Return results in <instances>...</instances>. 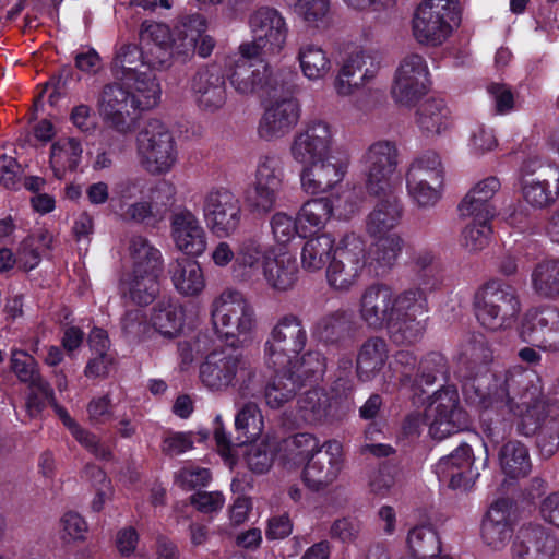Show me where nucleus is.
Masks as SVG:
<instances>
[{
    "label": "nucleus",
    "instance_id": "nucleus-1",
    "mask_svg": "<svg viewBox=\"0 0 559 559\" xmlns=\"http://www.w3.org/2000/svg\"><path fill=\"white\" fill-rule=\"evenodd\" d=\"M483 395L474 408L480 412L483 432L492 444L510 436L514 418L516 431L525 437L534 436L546 418L542 378L533 369L516 365L493 371Z\"/></svg>",
    "mask_w": 559,
    "mask_h": 559
},
{
    "label": "nucleus",
    "instance_id": "nucleus-2",
    "mask_svg": "<svg viewBox=\"0 0 559 559\" xmlns=\"http://www.w3.org/2000/svg\"><path fill=\"white\" fill-rule=\"evenodd\" d=\"M428 311L426 294L420 288L407 289L393 297L392 289L374 282L360 298V317L369 329H386L390 340L396 345H413L421 340L426 331Z\"/></svg>",
    "mask_w": 559,
    "mask_h": 559
},
{
    "label": "nucleus",
    "instance_id": "nucleus-3",
    "mask_svg": "<svg viewBox=\"0 0 559 559\" xmlns=\"http://www.w3.org/2000/svg\"><path fill=\"white\" fill-rule=\"evenodd\" d=\"M160 94L159 82L151 72L136 75L134 82L108 83L99 95V115L106 127L126 135L135 130L142 111L159 103Z\"/></svg>",
    "mask_w": 559,
    "mask_h": 559
},
{
    "label": "nucleus",
    "instance_id": "nucleus-4",
    "mask_svg": "<svg viewBox=\"0 0 559 559\" xmlns=\"http://www.w3.org/2000/svg\"><path fill=\"white\" fill-rule=\"evenodd\" d=\"M200 379L211 390L237 386L247 396L261 389V374L235 349L213 350L200 366Z\"/></svg>",
    "mask_w": 559,
    "mask_h": 559
},
{
    "label": "nucleus",
    "instance_id": "nucleus-5",
    "mask_svg": "<svg viewBox=\"0 0 559 559\" xmlns=\"http://www.w3.org/2000/svg\"><path fill=\"white\" fill-rule=\"evenodd\" d=\"M492 360L493 352L486 336L472 334L460 355L455 371L464 401L472 407L484 401L483 392L488 390L497 370L490 368Z\"/></svg>",
    "mask_w": 559,
    "mask_h": 559
},
{
    "label": "nucleus",
    "instance_id": "nucleus-6",
    "mask_svg": "<svg viewBox=\"0 0 559 559\" xmlns=\"http://www.w3.org/2000/svg\"><path fill=\"white\" fill-rule=\"evenodd\" d=\"M473 308L478 323L496 332L514 324L521 311V300L510 282H484L474 295Z\"/></svg>",
    "mask_w": 559,
    "mask_h": 559
},
{
    "label": "nucleus",
    "instance_id": "nucleus-7",
    "mask_svg": "<svg viewBox=\"0 0 559 559\" xmlns=\"http://www.w3.org/2000/svg\"><path fill=\"white\" fill-rule=\"evenodd\" d=\"M254 51V46H239L238 52L224 60V72L231 86L239 94H259L261 97L277 96V76L273 78L270 68Z\"/></svg>",
    "mask_w": 559,
    "mask_h": 559
},
{
    "label": "nucleus",
    "instance_id": "nucleus-8",
    "mask_svg": "<svg viewBox=\"0 0 559 559\" xmlns=\"http://www.w3.org/2000/svg\"><path fill=\"white\" fill-rule=\"evenodd\" d=\"M461 23L459 0H424L415 10L412 28L421 45L439 46Z\"/></svg>",
    "mask_w": 559,
    "mask_h": 559
},
{
    "label": "nucleus",
    "instance_id": "nucleus-9",
    "mask_svg": "<svg viewBox=\"0 0 559 559\" xmlns=\"http://www.w3.org/2000/svg\"><path fill=\"white\" fill-rule=\"evenodd\" d=\"M211 318L215 333L230 347H236L239 335H247L254 326V311L240 292L227 289L212 304Z\"/></svg>",
    "mask_w": 559,
    "mask_h": 559
},
{
    "label": "nucleus",
    "instance_id": "nucleus-10",
    "mask_svg": "<svg viewBox=\"0 0 559 559\" xmlns=\"http://www.w3.org/2000/svg\"><path fill=\"white\" fill-rule=\"evenodd\" d=\"M379 197L381 199L368 216L367 231L371 237L379 238L378 261L385 266H391L402 251L403 239L396 235L384 236L400 223L403 207L399 198L390 190Z\"/></svg>",
    "mask_w": 559,
    "mask_h": 559
},
{
    "label": "nucleus",
    "instance_id": "nucleus-11",
    "mask_svg": "<svg viewBox=\"0 0 559 559\" xmlns=\"http://www.w3.org/2000/svg\"><path fill=\"white\" fill-rule=\"evenodd\" d=\"M284 187V166L278 156H263L257 167L255 180L245 191L248 210L259 216L272 212Z\"/></svg>",
    "mask_w": 559,
    "mask_h": 559
},
{
    "label": "nucleus",
    "instance_id": "nucleus-12",
    "mask_svg": "<svg viewBox=\"0 0 559 559\" xmlns=\"http://www.w3.org/2000/svg\"><path fill=\"white\" fill-rule=\"evenodd\" d=\"M138 151L145 168L152 174H166L177 160L171 132L158 119H151L139 132Z\"/></svg>",
    "mask_w": 559,
    "mask_h": 559
},
{
    "label": "nucleus",
    "instance_id": "nucleus-13",
    "mask_svg": "<svg viewBox=\"0 0 559 559\" xmlns=\"http://www.w3.org/2000/svg\"><path fill=\"white\" fill-rule=\"evenodd\" d=\"M307 241H320L313 249L318 254L329 261L326 267V280H334L342 274L346 264L355 272L353 277L358 276L357 272L365 265V242L354 233L345 234L335 246V239L331 234L323 233Z\"/></svg>",
    "mask_w": 559,
    "mask_h": 559
},
{
    "label": "nucleus",
    "instance_id": "nucleus-14",
    "mask_svg": "<svg viewBox=\"0 0 559 559\" xmlns=\"http://www.w3.org/2000/svg\"><path fill=\"white\" fill-rule=\"evenodd\" d=\"M307 343V333L296 316L280 320L265 343V362L271 369L283 370L300 354Z\"/></svg>",
    "mask_w": 559,
    "mask_h": 559
},
{
    "label": "nucleus",
    "instance_id": "nucleus-15",
    "mask_svg": "<svg viewBox=\"0 0 559 559\" xmlns=\"http://www.w3.org/2000/svg\"><path fill=\"white\" fill-rule=\"evenodd\" d=\"M263 417L255 403H247L235 417L236 437L225 431L221 416L215 418L214 439L219 455L225 460L235 457L234 447H242L254 442L263 431Z\"/></svg>",
    "mask_w": 559,
    "mask_h": 559
},
{
    "label": "nucleus",
    "instance_id": "nucleus-16",
    "mask_svg": "<svg viewBox=\"0 0 559 559\" xmlns=\"http://www.w3.org/2000/svg\"><path fill=\"white\" fill-rule=\"evenodd\" d=\"M429 70L423 56L411 53L400 63L392 86V97L403 106H414L427 93Z\"/></svg>",
    "mask_w": 559,
    "mask_h": 559
},
{
    "label": "nucleus",
    "instance_id": "nucleus-17",
    "mask_svg": "<svg viewBox=\"0 0 559 559\" xmlns=\"http://www.w3.org/2000/svg\"><path fill=\"white\" fill-rule=\"evenodd\" d=\"M281 83L277 96L273 98L274 104L265 110L259 124V134L265 140L284 135L298 122L300 116L299 103L293 97L295 85L284 80Z\"/></svg>",
    "mask_w": 559,
    "mask_h": 559
},
{
    "label": "nucleus",
    "instance_id": "nucleus-18",
    "mask_svg": "<svg viewBox=\"0 0 559 559\" xmlns=\"http://www.w3.org/2000/svg\"><path fill=\"white\" fill-rule=\"evenodd\" d=\"M203 216L213 234L228 237L241 222L240 201L226 188H213L204 198Z\"/></svg>",
    "mask_w": 559,
    "mask_h": 559
},
{
    "label": "nucleus",
    "instance_id": "nucleus-19",
    "mask_svg": "<svg viewBox=\"0 0 559 559\" xmlns=\"http://www.w3.org/2000/svg\"><path fill=\"white\" fill-rule=\"evenodd\" d=\"M435 418L429 425L432 439L443 440L463 431L469 426V415L461 406L459 391L455 385H443L435 393Z\"/></svg>",
    "mask_w": 559,
    "mask_h": 559
},
{
    "label": "nucleus",
    "instance_id": "nucleus-20",
    "mask_svg": "<svg viewBox=\"0 0 559 559\" xmlns=\"http://www.w3.org/2000/svg\"><path fill=\"white\" fill-rule=\"evenodd\" d=\"M342 451L341 442L328 440L308 457L302 480L310 490H323L337 478L343 467Z\"/></svg>",
    "mask_w": 559,
    "mask_h": 559
},
{
    "label": "nucleus",
    "instance_id": "nucleus-21",
    "mask_svg": "<svg viewBox=\"0 0 559 559\" xmlns=\"http://www.w3.org/2000/svg\"><path fill=\"white\" fill-rule=\"evenodd\" d=\"M520 337L539 347L559 350V309L552 306L532 307L523 314Z\"/></svg>",
    "mask_w": 559,
    "mask_h": 559
},
{
    "label": "nucleus",
    "instance_id": "nucleus-22",
    "mask_svg": "<svg viewBox=\"0 0 559 559\" xmlns=\"http://www.w3.org/2000/svg\"><path fill=\"white\" fill-rule=\"evenodd\" d=\"M249 25L253 41L243 43L242 46H254V51L258 53L262 50L276 53L283 49L288 28L285 19L276 9L259 8L250 15Z\"/></svg>",
    "mask_w": 559,
    "mask_h": 559
},
{
    "label": "nucleus",
    "instance_id": "nucleus-23",
    "mask_svg": "<svg viewBox=\"0 0 559 559\" xmlns=\"http://www.w3.org/2000/svg\"><path fill=\"white\" fill-rule=\"evenodd\" d=\"M474 462L472 447L461 443L449 455L439 459L433 466V472L440 484L451 489H468L480 475Z\"/></svg>",
    "mask_w": 559,
    "mask_h": 559
},
{
    "label": "nucleus",
    "instance_id": "nucleus-24",
    "mask_svg": "<svg viewBox=\"0 0 559 559\" xmlns=\"http://www.w3.org/2000/svg\"><path fill=\"white\" fill-rule=\"evenodd\" d=\"M190 90L197 106L204 111L221 109L227 99L226 75L217 62L198 68L190 80Z\"/></svg>",
    "mask_w": 559,
    "mask_h": 559
},
{
    "label": "nucleus",
    "instance_id": "nucleus-25",
    "mask_svg": "<svg viewBox=\"0 0 559 559\" xmlns=\"http://www.w3.org/2000/svg\"><path fill=\"white\" fill-rule=\"evenodd\" d=\"M366 188L369 194L380 195L390 190V178L397 165V150L389 141L373 143L365 154Z\"/></svg>",
    "mask_w": 559,
    "mask_h": 559
},
{
    "label": "nucleus",
    "instance_id": "nucleus-26",
    "mask_svg": "<svg viewBox=\"0 0 559 559\" xmlns=\"http://www.w3.org/2000/svg\"><path fill=\"white\" fill-rule=\"evenodd\" d=\"M170 237L176 249L187 257L197 258L204 253L207 237L198 216L187 207L175 211L170 218Z\"/></svg>",
    "mask_w": 559,
    "mask_h": 559
},
{
    "label": "nucleus",
    "instance_id": "nucleus-27",
    "mask_svg": "<svg viewBox=\"0 0 559 559\" xmlns=\"http://www.w3.org/2000/svg\"><path fill=\"white\" fill-rule=\"evenodd\" d=\"M557 539L540 524L523 525L512 543V559H556Z\"/></svg>",
    "mask_w": 559,
    "mask_h": 559
},
{
    "label": "nucleus",
    "instance_id": "nucleus-28",
    "mask_svg": "<svg viewBox=\"0 0 559 559\" xmlns=\"http://www.w3.org/2000/svg\"><path fill=\"white\" fill-rule=\"evenodd\" d=\"M331 139V129L326 122L312 121L295 135L290 146L292 155L296 162L306 166L322 160L329 156Z\"/></svg>",
    "mask_w": 559,
    "mask_h": 559
},
{
    "label": "nucleus",
    "instance_id": "nucleus-29",
    "mask_svg": "<svg viewBox=\"0 0 559 559\" xmlns=\"http://www.w3.org/2000/svg\"><path fill=\"white\" fill-rule=\"evenodd\" d=\"M235 263L242 267L262 269L264 280H295V262L284 266V259L276 258L272 252H264L257 240L241 242L235 257Z\"/></svg>",
    "mask_w": 559,
    "mask_h": 559
},
{
    "label": "nucleus",
    "instance_id": "nucleus-30",
    "mask_svg": "<svg viewBox=\"0 0 559 559\" xmlns=\"http://www.w3.org/2000/svg\"><path fill=\"white\" fill-rule=\"evenodd\" d=\"M380 69L379 58L366 50L348 56L335 80V88L340 95H350L372 80Z\"/></svg>",
    "mask_w": 559,
    "mask_h": 559
},
{
    "label": "nucleus",
    "instance_id": "nucleus-31",
    "mask_svg": "<svg viewBox=\"0 0 559 559\" xmlns=\"http://www.w3.org/2000/svg\"><path fill=\"white\" fill-rule=\"evenodd\" d=\"M206 20L197 13L185 16L179 23V39L176 41L175 52L177 60L185 62L189 57L198 53L202 58L209 57L214 47L213 37L205 34Z\"/></svg>",
    "mask_w": 559,
    "mask_h": 559
},
{
    "label": "nucleus",
    "instance_id": "nucleus-32",
    "mask_svg": "<svg viewBox=\"0 0 559 559\" xmlns=\"http://www.w3.org/2000/svg\"><path fill=\"white\" fill-rule=\"evenodd\" d=\"M140 41L144 46L153 45L148 48V52L155 59H148L150 67L166 69L170 66L171 58L177 59L175 46L176 41H181L179 39V25L176 27L175 36H173L166 24L146 20L141 24Z\"/></svg>",
    "mask_w": 559,
    "mask_h": 559
},
{
    "label": "nucleus",
    "instance_id": "nucleus-33",
    "mask_svg": "<svg viewBox=\"0 0 559 559\" xmlns=\"http://www.w3.org/2000/svg\"><path fill=\"white\" fill-rule=\"evenodd\" d=\"M513 502L508 498L497 499L488 509L481 523V537L488 546L500 549L513 534Z\"/></svg>",
    "mask_w": 559,
    "mask_h": 559
},
{
    "label": "nucleus",
    "instance_id": "nucleus-34",
    "mask_svg": "<svg viewBox=\"0 0 559 559\" xmlns=\"http://www.w3.org/2000/svg\"><path fill=\"white\" fill-rule=\"evenodd\" d=\"M358 325L352 312L337 310L322 317L314 326V335L323 343L338 347H350L356 338Z\"/></svg>",
    "mask_w": 559,
    "mask_h": 559
},
{
    "label": "nucleus",
    "instance_id": "nucleus-35",
    "mask_svg": "<svg viewBox=\"0 0 559 559\" xmlns=\"http://www.w3.org/2000/svg\"><path fill=\"white\" fill-rule=\"evenodd\" d=\"M132 261L131 280H159L164 272V258L146 237L134 236L129 245Z\"/></svg>",
    "mask_w": 559,
    "mask_h": 559
},
{
    "label": "nucleus",
    "instance_id": "nucleus-36",
    "mask_svg": "<svg viewBox=\"0 0 559 559\" xmlns=\"http://www.w3.org/2000/svg\"><path fill=\"white\" fill-rule=\"evenodd\" d=\"M500 187L501 182L496 176H489L478 181L459 204L461 215L493 218L497 209L492 203V198Z\"/></svg>",
    "mask_w": 559,
    "mask_h": 559
},
{
    "label": "nucleus",
    "instance_id": "nucleus-37",
    "mask_svg": "<svg viewBox=\"0 0 559 559\" xmlns=\"http://www.w3.org/2000/svg\"><path fill=\"white\" fill-rule=\"evenodd\" d=\"M331 159L332 157L328 156L304 167L300 180L307 193H324L343 180L346 166L338 162L333 163Z\"/></svg>",
    "mask_w": 559,
    "mask_h": 559
},
{
    "label": "nucleus",
    "instance_id": "nucleus-38",
    "mask_svg": "<svg viewBox=\"0 0 559 559\" xmlns=\"http://www.w3.org/2000/svg\"><path fill=\"white\" fill-rule=\"evenodd\" d=\"M148 59L155 58L135 44H124L116 52L111 62V73L117 81L129 83L134 82V78L144 72L154 74L153 70H164L150 67Z\"/></svg>",
    "mask_w": 559,
    "mask_h": 559
},
{
    "label": "nucleus",
    "instance_id": "nucleus-39",
    "mask_svg": "<svg viewBox=\"0 0 559 559\" xmlns=\"http://www.w3.org/2000/svg\"><path fill=\"white\" fill-rule=\"evenodd\" d=\"M389 359V345L383 337L370 336L360 346L356 358V373L359 380L374 379Z\"/></svg>",
    "mask_w": 559,
    "mask_h": 559
},
{
    "label": "nucleus",
    "instance_id": "nucleus-40",
    "mask_svg": "<svg viewBox=\"0 0 559 559\" xmlns=\"http://www.w3.org/2000/svg\"><path fill=\"white\" fill-rule=\"evenodd\" d=\"M83 146L76 138H61L51 144L49 165L58 180L78 171L82 162Z\"/></svg>",
    "mask_w": 559,
    "mask_h": 559
},
{
    "label": "nucleus",
    "instance_id": "nucleus-41",
    "mask_svg": "<svg viewBox=\"0 0 559 559\" xmlns=\"http://www.w3.org/2000/svg\"><path fill=\"white\" fill-rule=\"evenodd\" d=\"M406 182L415 190L419 185L443 187L444 168L439 154L428 150L414 158L406 173Z\"/></svg>",
    "mask_w": 559,
    "mask_h": 559
},
{
    "label": "nucleus",
    "instance_id": "nucleus-42",
    "mask_svg": "<svg viewBox=\"0 0 559 559\" xmlns=\"http://www.w3.org/2000/svg\"><path fill=\"white\" fill-rule=\"evenodd\" d=\"M498 459L502 473L510 479L524 478L532 469L528 449L518 440H509L503 443Z\"/></svg>",
    "mask_w": 559,
    "mask_h": 559
},
{
    "label": "nucleus",
    "instance_id": "nucleus-43",
    "mask_svg": "<svg viewBox=\"0 0 559 559\" xmlns=\"http://www.w3.org/2000/svg\"><path fill=\"white\" fill-rule=\"evenodd\" d=\"M150 323L166 338L178 336L185 325V309L173 300L158 301L152 309Z\"/></svg>",
    "mask_w": 559,
    "mask_h": 559
},
{
    "label": "nucleus",
    "instance_id": "nucleus-44",
    "mask_svg": "<svg viewBox=\"0 0 559 559\" xmlns=\"http://www.w3.org/2000/svg\"><path fill=\"white\" fill-rule=\"evenodd\" d=\"M283 370L292 373L299 389L306 385L312 386L323 380L326 371V358L320 352L309 350L302 355L298 364L292 362Z\"/></svg>",
    "mask_w": 559,
    "mask_h": 559
},
{
    "label": "nucleus",
    "instance_id": "nucleus-45",
    "mask_svg": "<svg viewBox=\"0 0 559 559\" xmlns=\"http://www.w3.org/2000/svg\"><path fill=\"white\" fill-rule=\"evenodd\" d=\"M416 122L427 134H440L450 126V109L442 98H428L417 108Z\"/></svg>",
    "mask_w": 559,
    "mask_h": 559
},
{
    "label": "nucleus",
    "instance_id": "nucleus-46",
    "mask_svg": "<svg viewBox=\"0 0 559 559\" xmlns=\"http://www.w3.org/2000/svg\"><path fill=\"white\" fill-rule=\"evenodd\" d=\"M274 374L271 380L263 386L261 380V389L265 404L272 409H280L290 402L300 390L294 381L292 373L284 370L273 369Z\"/></svg>",
    "mask_w": 559,
    "mask_h": 559
},
{
    "label": "nucleus",
    "instance_id": "nucleus-47",
    "mask_svg": "<svg viewBox=\"0 0 559 559\" xmlns=\"http://www.w3.org/2000/svg\"><path fill=\"white\" fill-rule=\"evenodd\" d=\"M298 416L309 425L323 424L331 414V400L323 389H310L297 402Z\"/></svg>",
    "mask_w": 559,
    "mask_h": 559
},
{
    "label": "nucleus",
    "instance_id": "nucleus-48",
    "mask_svg": "<svg viewBox=\"0 0 559 559\" xmlns=\"http://www.w3.org/2000/svg\"><path fill=\"white\" fill-rule=\"evenodd\" d=\"M330 400L335 403L349 405L354 400L355 379L353 372V360L348 357H341L337 367L329 378Z\"/></svg>",
    "mask_w": 559,
    "mask_h": 559
},
{
    "label": "nucleus",
    "instance_id": "nucleus-49",
    "mask_svg": "<svg viewBox=\"0 0 559 559\" xmlns=\"http://www.w3.org/2000/svg\"><path fill=\"white\" fill-rule=\"evenodd\" d=\"M333 202L329 197L313 198L300 207L297 217L301 225H307V237L321 229L333 214Z\"/></svg>",
    "mask_w": 559,
    "mask_h": 559
},
{
    "label": "nucleus",
    "instance_id": "nucleus-50",
    "mask_svg": "<svg viewBox=\"0 0 559 559\" xmlns=\"http://www.w3.org/2000/svg\"><path fill=\"white\" fill-rule=\"evenodd\" d=\"M407 545L412 554L420 559L438 557L442 550L437 531L429 525L412 528L407 535Z\"/></svg>",
    "mask_w": 559,
    "mask_h": 559
},
{
    "label": "nucleus",
    "instance_id": "nucleus-51",
    "mask_svg": "<svg viewBox=\"0 0 559 559\" xmlns=\"http://www.w3.org/2000/svg\"><path fill=\"white\" fill-rule=\"evenodd\" d=\"M441 378L449 379V365L444 355L438 352H430L419 361L417 373L413 380L414 386H431Z\"/></svg>",
    "mask_w": 559,
    "mask_h": 559
},
{
    "label": "nucleus",
    "instance_id": "nucleus-52",
    "mask_svg": "<svg viewBox=\"0 0 559 559\" xmlns=\"http://www.w3.org/2000/svg\"><path fill=\"white\" fill-rule=\"evenodd\" d=\"M298 59L304 75L309 80H318L330 70L331 62L326 52L316 45L310 44L301 47Z\"/></svg>",
    "mask_w": 559,
    "mask_h": 559
},
{
    "label": "nucleus",
    "instance_id": "nucleus-53",
    "mask_svg": "<svg viewBox=\"0 0 559 559\" xmlns=\"http://www.w3.org/2000/svg\"><path fill=\"white\" fill-rule=\"evenodd\" d=\"M271 229L275 241L278 245H287L295 236L308 238L307 225H301L298 217H293L284 212H276L270 222Z\"/></svg>",
    "mask_w": 559,
    "mask_h": 559
},
{
    "label": "nucleus",
    "instance_id": "nucleus-54",
    "mask_svg": "<svg viewBox=\"0 0 559 559\" xmlns=\"http://www.w3.org/2000/svg\"><path fill=\"white\" fill-rule=\"evenodd\" d=\"M473 221L462 230L461 242L469 251L484 249L492 234L491 221L486 217H472Z\"/></svg>",
    "mask_w": 559,
    "mask_h": 559
},
{
    "label": "nucleus",
    "instance_id": "nucleus-55",
    "mask_svg": "<svg viewBox=\"0 0 559 559\" xmlns=\"http://www.w3.org/2000/svg\"><path fill=\"white\" fill-rule=\"evenodd\" d=\"M521 189L524 200L536 209L550 206L558 197V190L552 191L546 179H523L521 181Z\"/></svg>",
    "mask_w": 559,
    "mask_h": 559
},
{
    "label": "nucleus",
    "instance_id": "nucleus-56",
    "mask_svg": "<svg viewBox=\"0 0 559 559\" xmlns=\"http://www.w3.org/2000/svg\"><path fill=\"white\" fill-rule=\"evenodd\" d=\"M119 292L124 299L145 307L152 304L159 294V282H119Z\"/></svg>",
    "mask_w": 559,
    "mask_h": 559
},
{
    "label": "nucleus",
    "instance_id": "nucleus-57",
    "mask_svg": "<svg viewBox=\"0 0 559 559\" xmlns=\"http://www.w3.org/2000/svg\"><path fill=\"white\" fill-rule=\"evenodd\" d=\"M121 218L127 223L144 224L147 227L156 228L164 216L158 211L154 212L153 205L147 201H139L124 206L120 204Z\"/></svg>",
    "mask_w": 559,
    "mask_h": 559
},
{
    "label": "nucleus",
    "instance_id": "nucleus-58",
    "mask_svg": "<svg viewBox=\"0 0 559 559\" xmlns=\"http://www.w3.org/2000/svg\"><path fill=\"white\" fill-rule=\"evenodd\" d=\"M284 2L309 24L324 23L330 12V0H284Z\"/></svg>",
    "mask_w": 559,
    "mask_h": 559
},
{
    "label": "nucleus",
    "instance_id": "nucleus-59",
    "mask_svg": "<svg viewBox=\"0 0 559 559\" xmlns=\"http://www.w3.org/2000/svg\"><path fill=\"white\" fill-rule=\"evenodd\" d=\"M546 419L540 423L535 433L540 455L549 459L559 450V421L551 418L546 423Z\"/></svg>",
    "mask_w": 559,
    "mask_h": 559
},
{
    "label": "nucleus",
    "instance_id": "nucleus-60",
    "mask_svg": "<svg viewBox=\"0 0 559 559\" xmlns=\"http://www.w3.org/2000/svg\"><path fill=\"white\" fill-rule=\"evenodd\" d=\"M286 450L298 463L308 461V457L320 449L321 445L314 435L309 432H298L285 440Z\"/></svg>",
    "mask_w": 559,
    "mask_h": 559
},
{
    "label": "nucleus",
    "instance_id": "nucleus-61",
    "mask_svg": "<svg viewBox=\"0 0 559 559\" xmlns=\"http://www.w3.org/2000/svg\"><path fill=\"white\" fill-rule=\"evenodd\" d=\"M414 267L420 276V280H438L443 277V262L431 251L425 250L418 252L414 259Z\"/></svg>",
    "mask_w": 559,
    "mask_h": 559
},
{
    "label": "nucleus",
    "instance_id": "nucleus-62",
    "mask_svg": "<svg viewBox=\"0 0 559 559\" xmlns=\"http://www.w3.org/2000/svg\"><path fill=\"white\" fill-rule=\"evenodd\" d=\"M418 366L416 355L411 350H399L389 364V368L396 374L402 384L413 383V373Z\"/></svg>",
    "mask_w": 559,
    "mask_h": 559
},
{
    "label": "nucleus",
    "instance_id": "nucleus-63",
    "mask_svg": "<svg viewBox=\"0 0 559 559\" xmlns=\"http://www.w3.org/2000/svg\"><path fill=\"white\" fill-rule=\"evenodd\" d=\"M212 475L205 467H183L176 475V484L183 490H194L198 487H206Z\"/></svg>",
    "mask_w": 559,
    "mask_h": 559
},
{
    "label": "nucleus",
    "instance_id": "nucleus-64",
    "mask_svg": "<svg viewBox=\"0 0 559 559\" xmlns=\"http://www.w3.org/2000/svg\"><path fill=\"white\" fill-rule=\"evenodd\" d=\"M61 527H62V539L66 543L70 540H84L85 535L87 533V523L84 518L74 511H68L61 518Z\"/></svg>",
    "mask_w": 559,
    "mask_h": 559
}]
</instances>
